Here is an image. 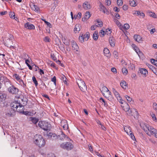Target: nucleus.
I'll return each mask as SVG.
<instances>
[{"label":"nucleus","mask_w":157,"mask_h":157,"mask_svg":"<svg viewBox=\"0 0 157 157\" xmlns=\"http://www.w3.org/2000/svg\"><path fill=\"white\" fill-rule=\"evenodd\" d=\"M10 106L11 109L6 114L8 117L14 116L16 111L21 113L24 110V106L18 102V101L13 102L11 104Z\"/></svg>","instance_id":"nucleus-1"},{"label":"nucleus","mask_w":157,"mask_h":157,"mask_svg":"<svg viewBox=\"0 0 157 157\" xmlns=\"http://www.w3.org/2000/svg\"><path fill=\"white\" fill-rule=\"evenodd\" d=\"M34 142L39 147H42L44 146L45 142L41 136L36 135L35 136Z\"/></svg>","instance_id":"nucleus-2"},{"label":"nucleus","mask_w":157,"mask_h":157,"mask_svg":"<svg viewBox=\"0 0 157 157\" xmlns=\"http://www.w3.org/2000/svg\"><path fill=\"white\" fill-rule=\"evenodd\" d=\"M60 147L68 151L71 150L74 148L73 142L71 140L70 142H64L60 144Z\"/></svg>","instance_id":"nucleus-3"},{"label":"nucleus","mask_w":157,"mask_h":157,"mask_svg":"<svg viewBox=\"0 0 157 157\" xmlns=\"http://www.w3.org/2000/svg\"><path fill=\"white\" fill-rule=\"evenodd\" d=\"M38 125L40 128L44 131L49 130L51 128V125L48 122L44 121H40L38 123Z\"/></svg>","instance_id":"nucleus-4"},{"label":"nucleus","mask_w":157,"mask_h":157,"mask_svg":"<svg viewBox=\"0 0 157 157\" xmlns=\"http://www.w3.org/2000/svg\"><path fill=\"white\" fill-rule=\"evenodd\" d=\"M100 90L102 94L106 98L111 97V93L107 87L103 86L101 89Z\"/></svg>","instance_id":"nucleus-5"},{"label":"nucleus","mask_w":157,"mask_h":157,"mask_svg":"<svg viewBox=\"0 0 157 157\" xmlns=\"http://www.w3.org/2000/svg\"><path fill=\"white\" fill-rule=\"evenodd\" d=\"M77 82L78 87L82 91H84L86 90L87 87L83 80L78 79L77 80Z\"/></svg>","instance_id":"nucleus-6"},{"label":"nucleus","mask_w":157,"mask_h":157,"mask_svg":"<svg viewBox=\"0 0 157 157\" xmlns=\"http://www.w3.org/2000/svg\"><path fill=\"white\" fill-rule=\"evenodd\" d=\"M127 114L129 116H133L134 117L135 116H138V113L136 109H130L126 112Z\"/></svg>","instance_id":"nucleus-7"},{"label":"nucleus","mask_w":157,"mask_h":157,"mask_svg":"<svg viewBox=\"0 0 157 157\" xmlns=\"http://www.w3.org/2000/svg\"><path fill=\"white\" fill-rule=\"evenodd\" d=\"M113 93L118 101L121 104H123L124 101L122 99L119 93L115 89H113Z\"/></svg>","instance_id":"nucleus-8"},{"label":"nucleus","mask_w":157,"mask_h":157,"mask_svg":"<svg viewBox=\"0 0 157 157\" xmlns=\"http://www.w3.org/2000/svg\"><path fill=\"white\" fill-rule=\"evenodd\" d=\"M140 126L141 127H142L143 129L146 132H147V130H148L149 132L151 131V129L153 128L151 126H150L149 125L147 124H140Z\"/></svg>","instance_id":"nucleus-9"},{"label":"nucleus","mask_w":157,"mask_h":157,"mask_svg":"<svg viewBox=\"0 0 157 157\" xmlns=\"http://www.w3.org/2000/svg\"><path fill=\"white\" fill-rule=\"evenodd\" d=\"M47 136L48 139L52 140H55L58 138V136L55 133L52 132H49L47 133Z\"/></svg>","instance_id":"nucleus-10"},{"label":"nucleus","mask_w":157,"mask_h":157,"mask_svg":"<svg viewBox=\"0 0 157 157\" xmlns=\"http://www.w3.org/2000/svg\"><path fill=\"white\" fill-rule=\"evenodd\" d=\"M8 91L13 94H16L18 91V89L13 86H11L8 88Z\"/></svg>","instance_id":"nucleus-11"},{"label":"nucleus","mask_w":157,"mask_h":157,"mask_svg":"<svg viewBox=\"0 0 157 157\" xmlns=\"http://www.w3.org/2000/svg\"><path fill=\"white\" fill-rule=\"evenodd\" d=\"M71 46L73 50L75 51V52H78L79 48L76 43L74 41H71Z\"/></svg>","instance_id":"nucleus-12"},{"label":"nucleus","mask_w":157,"mask_h":157,"mask_svg":"<svg viewBox=\"0 0 157 157\" xmlns=\"http://www.w3.org/2000/svg\"><path fill=\"white\" fill-rule=\"evenodd\" d=\"M24 26L25 28L29 29H35V27L34 25L30 24L28 22H27L25 24Z\"/></svg>","instance_id":"nucleus-13"},{"label":"nucleus","mask_w":157,"mask_h":157,"mask_svg":"<svg viewBox=\"0 0 157 157\" xmlns=\"http://www.w3.org/2000/svg\"><path fill=\"white\" fill-rule=\"evenodd\" d=\"M61 124L64 130H67L68 128L67 121L66 120H62L61 121Z\"/></svg>","instance_id":"nucleus-14"},{"label":"nucleus","mask_w":157,"mask_h":157,"mask_svg":"<svg viewBox=\"0 0 157 157\" xmlns=\"http://www.w3.org/2000/svg\"><path fill=\"white\" fill-rule=\"evenodd\" d=\"M91 15L89 12H86L85 13L84 17L82 18V21L85 22L87 21L90 17Z\"/></svg>","instance_id":"nucleus-15"},{"label":"nucleus","mask_w":157,"mask_h":157,"mask_svg":"<svg viewBox=\"0 0 157 157\" xmlns=\"http://www.w3.org/2000/svg\"><path fill=\"white\" fill-rule=\"evenodd\" d=\"M58 138L61 140H69L70 139L67 136L64 134L62 132H61V134L59 135Z\"/></svg>","instance_id":"nucleus-16"},{"label":"nucleus","mask_w":157,"mask_h":157,"mask_svg":"<svg viewBox=\"0 0 157 157\" xmlns=\"http://www.w3.org/2000/svg\"><path fill=\"white\" fill-rule=\"evenodd\" d=\"M140 72L143 75L144 77H146L148 74V71L145 68H141L139 69Z\"/></svg>","instance_id":"nucleus-17"},{"label":"nucleus","mask_w":157,"mask_h":157,"mask_svg":"<svg viewBox=\"0 0 157 157\" xmlns=\"http://www.w3.org/2000/svg\"><path fill=\"white\" fill-rule=\"evenodd\" d=\"M82 6L83 8L85 10L89 9L91 8V5L89 2L87 1L83 3Z\"/></svg>","instance_id":"nucleus-18"},{"label":"nucleus","mask_w":157,"mask_h":157,"mask_svg":"<svg viewBox=\"0 0 157 157\" xmlns=\"http://www.w3.org/2000/svg\"><path fill=\"white\" fill-rule=\"evenodd\" d=\"M114 21L116 25L119 27L120 29L123 30V26L118 20L117 19H114Z\"/></svg>","instance_id":"nucleus-19"},{"label":"nucleus","mask_w":157,"mask_h":157,"mask_svg":"<svg viewBox=\"0 0 157 157\" xmlns=\"http://www.w3.org/2000/svg\"><path fill=\"white\" fill-rule=\"evenodd\" d=\"M120 85L121 87L124 89H126L128 88V84L124 80H122L120 83Z\"/></svg>","instance_id":"nucleus-20"},{"label":"nucleus","mask_w":157,"mask_h":157,"mask_svg":"<svg viewBox=\"0 0 157 157\" xmlns=\"http://www.w3.org/2000/svg\"><path fill=\"white\" fill-rule=\"evenodd\" d=\"M105 56L108 58H109L111 56V54L107 48H104L103 50Z\"/></svg>","instance_id":"nucleus-21"},{"label":"nucleus","mask_w":157,"mask_h":157,"mask_svg":"<svg viewBox=\"0 0 157 157\" xmlns=\"http://www.w3.org/2000/svg\"><path fill=\"white\" fill-rule=\"evenodd\" d=\"M109 42L111 46L113 47L115 45V40L114 37H110L109 39Z\"/></svg>","instance_id":"nucleus-22"},{"label":"nucleus","mask_w":157,"mask_h":157,"mask_svg":"<svg viewBox=\"0 0 157 157\" xmlns=\"http://www.w3.org/2000/svg\"><path fill=\"white\" fill-rule=\"evenodd\" d=\"M132 46L134 50L135 51V52H136L137 54L140 56V55L141 54V52L139 51V50L138 48L137 47V46L134 44H132Z\"/></svg>","instance_id":"nucleus-23"},{"label":"nucleus","mask_w":157,"mask_h":157,"mask_svg":"<svg viewBox=\"0 0 157 157\" xmlns=\"http://www.w3.org/2000/svg\"><path fill=\"white\" fill-rule=\"evenodd\" d=\"M134 40L138 42H140L142 41V37L139 35H135L134 36Z\"/></svg>","instance_id":"nucleus-24"},{"label":"nucleus","mask_w":157,"mask_h":157,"mask_svg":"<svg viewBox=\"0 0 157 157\" xmlns=\"http://www.w3.org/2000/svg\"><path fill=\"white\" fill-rule=\"evenodd\" d=\"M6 95L3 93H0V102L5 101L6 98Z\"/></svg>","instance_id":"nucleus-25"},{"label":"nucleus","mask_w":157,"mask_h":157,"mask_svg":"<svg viewBox=\"0 0 157 157\" xmlns=\"http://www.w3.org/2000/svg\"><path fill=\"white\" fill-rule=\"evenodd\" d=\"M124 129L125 132L128 135H129V133L132 132L131 128L129 126H124Z\"/></svg>","instance_id":"nucleus-26"},{"label":"nucleus","mask_w":157,"mask_h":157,"mask_svg":"<svg viewBox=\"0 0 157 157\" xmlns=\"http://www.w3.org/2000/svg\"><path fill=\"white\" fill-rule=\"evenodd\" d=\"M147 14L151 17H152L154 18H157V15L153 12L148 11L147 12Z\"/></svg>","instance_id":"nucleus-27"},{"label":"nucleus","mask_w":157,"mask_h":157,"mask_svg":"<svg viewBox=\"0 0 157 157\" xmlns=\"http://www.w3.org/2000/svg\"><path fill=\"white\" fill-rule=\"evenodd\" d=\"M66 38V37L65 36L62 37V40L63 43H64L66 45L68 46L70 44V42L69 40H67Z\"/></svg>","instance_id":"nucleus-28"},{"label":"nucleus","mask_w":157,"mask_h":157,"mask_svg":"<svg viewBox=\"0 0 157 157\" xmlns=\"http://www.w3.org/2000/svg\"><path fill=\"white\" fill-rule=\"evenodd\" d=\"M81 26L79 24L76 25L74 29V31L75 33H77L80 30Z\"/></svg>","instance_id":"nucleus-29"},{"label":"nucleus","mask_w":157,"mask_h":157,"mask_svg":"<svg viewBox=\"0 0 157 157\" xmlns=\"http://www.w3.org/2000/svg\"><path fill=\"white\" fill-rule=\"evenodd\" d=\"M101 10L104 13L107 14H109V12L108 11L107 9L103 6H101Z\"/></svg>","instance_id":"nucleus-30"},{"label":"nucleus","mask_w":157,"mask_h":157,"mask_svg":"<svg viewBox=\"0 0 157 157\" xmlns=\"http://www.w3.org/2000/svg\"><path fill=\"white\" fill-rule=\"evenodd\" d=\"M30 120L34 124H36L38 121L39 119L37 118L31 117L29 118Z\"/></svg>","instance_id":"nucleus-31"},{"label":"nucleus","mask_w":157,"mask_h":157,"mask_svg":"<svg viewBox=\"0 0 157 157\" xmlns=\"http://www.w3.org/2000/svg\"><path fill=\"white\" fill-rule=\"evenodd\" d=\"M130 5L133 7H135L137 6L136 2L134 0H130L129 1Z\"/></svg>","instance_id":"nucleus-32"},{"label":"nucleus","mask_w":157,"mask_h":157,"mask_svg":"<svg viewBox=\"0 0 157 157\" xmlns=\"http://www.w3.org/2000/svg\"><path fill=\"white\" fill-rule=\"evenodd\" d=\"M128 68L131 70H134L135 69V67L133 63L130 62L129 64H128Z\"/></svg>","instance_id":"nucleus-33"},{"label":"nucleus","mask_w":157,"mask_h":157,"mask_svg":"<svg viewBox=\"0 0 157 157\" xmlns=\"http://www.w3.org/2000/svg\"><path fill=\"white\" fill-rule=\"evenodd\" d=\"M98 32L97 31H95L94 33L93 34V39L95 40H96L98 38Z\"/></svg>","instance_id":"nucleus-34"},{"label":"nucleus","mask_w":157,"mask_h":157,"mask_svg":"<svg viewBox=\"0 0 157 157\" xmlns=\"http://www.w3.org/2000/svg\"><path fill=\"white\" fill-rule=\"evenodd\" d=\"M83 36L85 40L87 41L88 40L90 37V33L89 32H87L86 34L83 35Z\"/></svg>","instance_id":"nucleus-35"},{"label":"nucleus","mask_w":157,"mask_h":157,"mask_svg":"<svg viewBox=\"0 0 157 157\" xmlns=\"http://www.w3.org/2000/svg\"><path fill=\"white\" fill-rule=\"evenodd\" d=\"M31 8L33 10L36 12H38L40 11V8L36 5H33Z\"/></svg>","instance_id":"nucleus-36"},{"label":"nucleus","mask_w":157,"mask_h":157,"mask_svg":"<svg viewBox=\"0 0 157 157\" xmlns=\"http://www.w3.org/2000/svg\"><path fill=\"white\" fill-rule=\"evenodd\" d=\"M122 71L123 74L124 75H126L128 74V71L126 68L123 67L122 68Z\"/></svg>","instance_id":"nucleus-37"},{"label":"nucleus","mask_w":157,"mask_h":157,"mask_svg":"<svg viewBox=\"0 0 157 157\" xmlns=\"http://www.w3.org/2000/svg\"><path fill=\"white\" fill-rule=\"evenodd\" d=\"M83 37V35L82 34H80L79 37V40L81 43L84 42L85 40V39Z\"/></svg>","instance_id":"nucleus-38"},{"label":"nucleus","mask_w":157,"mask_h":157,"mask_svg":"<svg viewBox=\"0 0 157 157\" xmlns=\"http://www.w3.org/2000/svg\"><path fill=\"white\" fill-rule=\"evenodd\" d=\"M47 63L48 65L52 67H55L54 63L52 61L48 60L47 62Z\"/></svg>","instance_id":"nucleus-39"},{"label":"nucleus","mask_w":157,"mask_h":157,"mask_svg":"<svg viewBox=\"0 0 157 157\" xmlns=\"http://www.w3.org/2000/svg\"><path fill=\"white\" fill-rule=\"evenodd\" d=\"M82 16V13L80 12H79L77 14H75L74 15V18L76 19L78 17L79 19H80Z\"/></svg>","instance_id":"nucleus-40"},{"label":"nucleus","mask_w":157,"mask_h":157,"mask_svg":"<svg viewBox=\"0 0 157 157\" xmlns=\"http://www.w3.org/2000/svg\"><path fill=\"white\" fill-rule=\"evenodd\" d=\"M99 34L100 36L103 37L106 34L105 32L103 30H101L99 32Z\"/></svg>","instance_id":"nucleus-41"},{"label":"nucleus","mask_w":157,"mask_h":157,"mask_svg":"<svg viewBox=\"0 0 157 157\" xmlns=\"http://www.w3.org/2000/svg\"><path fill=\"white\" fill-rule=\"evenodd\" d=\"M18 82H19V84L23 87H26V85L24 83L23 81L21 79L19 80Z\"/></svg>","instance_id":"nucleus-42"},{"label":"nucleus","mask_w":157,"mask_h":157,"mask_svg":"<svg viewBox=\"0 0 157 157\" xmlns=\"http://www.w3.org/2000/svg\"><path fill=\"white\" fill-rule=\"evenodd\" d=\"M96 22V24H97L96 25H97V27H100L102 25V23L101 21H97Z\"/></svg>","instance_id":"nucleus-43"},{"label":"nucleus","mask_w":157,"mask_h":157,"mask_svg":"<svg viewBox=\"0 0 157 157\" xmlns=\"http://www.w3.org/2000/svg\"><path fill=\"white\" fill-rule=\"evenodd\" d=\"M129 108H130L129 105L127 104H126L125 106L124 107L123 109L124 111L126 112L128 110Z\"/></svg>","instance_id":"nucleus-44"},{"label":"nucleus","mask_w":157,"mask_h":157,"mask_svg":"<svg viewBox=\"0 0 157 157\" xmlns=\"http://www.w3.org/2000/svg\"><path fill=\"white\" fill-rule=\"evenodd\" d=\"M32 80L35 84V86H36L38 85V83L36 78L34 76L33 77Z\"/></svg>","instance_id":"nucleus-45"},{"label":"nucleus","mask_w":157,"mask_h":157,"mask_svg":"<svg viewBox=\"0 0 157 157\" xmlns=\"http://www.w3.org/2000/svg\"><path fill=\"white\" fill-rule=\"evenodd\" d=\"M151 62L153 64L157 66V60L151 59Z\"/></svg>","instance_id":"nucleus-46"},{"label":"nucleus","mask_w":157,"mask_h":157,"mask_svg":"<svg viewBox=\"0 0 157 157\" xmlns=\"http://www.w3.org/2000/svg\"><path fill=\"white\" fill-rule=\"evenodd\" d=\"M151 115L153 120L154 121H155V122H156L157 120L155 115L153 113H151Z\"/></svg>","instance_id":"nucleus-47"},{"label":"nucleus","mask_w":157,"mask_h":157,"mask_svg":"<svg viewBox=\"0 0 157 157\" xmlns=\"http://www.w3.org/2000/svg\"><path fill=\"white\" fill-rule=\"evenodd\" d=\"M117 4L119 6H121L123 4L122 0H117Z\"/></svg>","instance_id":"nucleus-48"},{"label":"nucleus","mask_w":157,"mask_h":157,"mask_svg":"<svg viewBox=\"0 0 157 157\" xmlns=\"http://www.w3.org/2000/svg\"><path fill=\"white\" fill-rule=\"evenodd\" d=\"M130 27L129 25L128 24H125L124 25V27L123 26V29H128Z\"/></svg>","instance_id":"nucleus-49"},{"label":"nucleus","mask_w":157,"mask_h":157,"mask_svg":"<svg viewBox=\"0 0 157 157\" xmlns=\"http://www.w3.org/2000/svg\"><path fill=\"white\" fill-rule=\"evenodd\" d=\"M105 33L106 34H107V35L110 34L112 32V31L111 30V29H106Z\"/></svg>","instance_id":"nucleus-50"},{"label":"nucleus","mask_w":157,"mask_h":157,"mask_svg":"<svg viewBox=\"0 0 157 157\" xmlns=\"http://www.w3.org/2000/svg\"><path fill=\"white\" fill-rule=\"evenodd\" d=\"M14 78L16 79L18 81L21 79L20 77L17 74H15L14 75Z\"/></svg>","instance_id":"nucleus-51"},{"label":"nucleus","mask_w":157,"mask_h":157,"mask_svg":"<svg viewBox=\"0 0 157 157\" xmlns=\"http://www.w3.org/2000/svg\"><path fill=\"white\" fill-rule=\"evenodd\" d=\"M130 136L131 139L133 140H136L135 136H134L133 134L132 133V132L130 133L128 135Z\"/></svg>","instance_id":"nucleus-52"},{"label":"nucleus","mask_w":157,"mask_h":157,"mask_svg":"<svg viewBox=\"0 0 157 157\" xmlns=\"http://www.w3.org/2000/svg\"><path fill=\"white\" fill-rule=\"evenodd\" d=\"M125 98L127 100L128 102H130L132 101V99L129 96L127 95H125Z\"/></svg>","instance_id":"nucleus-53"},{"label":"nucleus","mask_w":157,"mask_h":157,"mask_svg":"<svg viewBox=\"0 0 157 157\" xmlns=\"http://www.w3.org/2000/svg\"><path fill=\"white\" fill-rule=\"evenodd\" d=\"M51 81L53 82L54 85H56V79L55 76H54L53 78H52Z\"/></svg>","instance_id":"nucleus-54"},{"label":"nucleus","mask_w":157,"mask_h":157,"mask_svg":"<svg viewBox=\"0 0 157 157\" xmlns=\"http://www.w3.org/2000/svg\"><path fill=\"white\" fill-rule=\"evenodd\" d=\"M156 130V129L153 128H152V129H151V131L150 132L151 133V135H153L155 133Z\"/></svg>","instance_id":"nucleus-55"},{"label":"nucleus","mask_w":157,"mask_h":157,"mask_svg":"<svg viewBox=\"0 0 157 157\" xmlns=\"http://www.w3.org/2000/svg\"><path fill=\"white\" fill-rule=\"evenodd\" d=\"M10 16L11 18L15 19L14 13L12 12L10 13Z\"/></svg>","instance_id":"nucleus-56"},{"label":"nucleus","mask_w":157,"mask_h":157,"mask_svg":"<svg viewBox=\"0 0 157 157\" xmlns=\"http://www.w3.org/2000/svg\"><path fill=\"white\" fill-rule=\"evenodd\" d=\"M140 12V11H133L132 13L134 15H139Z\"/></svg>","instance_id":"nucleus-57"},{"label":"nucleus","mask_w":157,"mask_h":157,"mask_svg":"<svg viewBox=\"0 0 157 157\" xmlns=\"http://www.w3.org/2000/svg\"><path fill=\"white\" fill-rule=\"evenodd\" d=\"M113 54L114 55V56L115 58H117L118 57V52L117 51H114L113 52Z\"/></svg>","instance_id":"nucleus-58"},{"label":"nucleus","mask_w":157,"mask_h":157,"mask_svg":"<svg viewBox=\"0 0 157 157\" xmlns=\"http://www.w3.org/2000/svg\"><path fill=\"white\" fill-rule=\"evenodd\" d=\"M123 9L124 10H126L128 9V6L126 5H124L122 7Z\"/></svg>","instance_id":"nucleus-59"},{"label":"nucleus","mask_w":157,"mask_h":157,"mask_svg":"<svg viewBox=\"0 0 157 157\" xmlns=\"http://www.w3.org/2000/svg\"><path fill=\"white\" fill-rule=\"evenodd\" d=\"M44 40L46 42H50V39L49 37L47 36L44 37Z\"/></svg>","instance_id":"nucleus-60"},{"label":"nucleus","mask_w":157,"mask_h":157,"mask_svg":"<svg viewBox=\"0 0 157 157\" xmlns=\"http://www.w3.org/2000/svg\"><path fill=\"white\" fill-rule=\"evenodd\" d=\"M62 80L63 81L64 83L66 84L67 83L66 81V78L64 75H63L61 77Z\"/></svg>","instance_id":"nucleus-61"},{"label":"nucleus","mask_w":157,"mask_h":157,"mask_svg":"<svg viewBox=\"0 0 157 157\" xmlns=\"http://www.w3.org/2000/svg\"><path fill=\"white\" fill-rule=\"evenodd\" d=\"M23 112V113L24 115H31V113L29 112L28 111H25V112H23V111L22 112Z\"/></svg>","instance_id":"nucleus-62"},{"label":"nucleus","mask_w":157,"mask_h":157,"mask_svg":"<svg viewBox=\"0 0 157 157\" xmlns=\"http://www.w3.org/2000/svg\"><path fill=\"white\" fill-rule=\"evenodd\" d=\"M48 157H56L55 155L52 153H50L48 154Z\"/></svg>","instance_id":"nucleus-63"},{"label":"nucleus","mask_w":157,"mask_h":157,"mask_svg":"<svg viewBox=\"0 0 157 157\" xmlns=\"http://www.w3.org/2000/svg\"><path fill=\"white\" fill-rule=\"evenodd\" d=\"M153 108L156 110H157V104L156 103L153 104Z\"/></svg>","instance_id":"nucleus-64"}]
</instances>
